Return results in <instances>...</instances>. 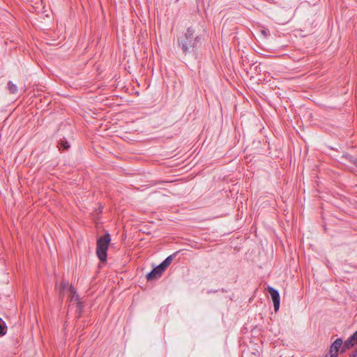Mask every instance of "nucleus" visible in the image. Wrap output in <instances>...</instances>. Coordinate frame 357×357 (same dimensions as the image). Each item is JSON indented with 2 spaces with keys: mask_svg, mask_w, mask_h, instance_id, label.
<instances>
[{
  "mask_svg": "<svg viewBox=\"0 0 357 357\" xmlns=\"http://www.w3.org/2000/svg\"><path fill=\"white\" fill-rule=\"evenodd\" d=\"M200 40L201 36L196 34L192 27H189L186 32L178 38V45L183 53L186 55L195 52L197 50Z\"/></svg>",
  "mask_w": 357,
  "mask_h": 357,
  "instance_id": "obj_1",
  "label": "nucleus"
},
{
  "mask_svg": "<svg viewBox=\"0 0 357 357\" xmlns=\"http://www.w3.org/2000/svg\"><path fill=\"white\" fill-rule=\"evenodd\" d=\"M111 238L109 233L105 234L97 241L96 254L100 261H107V252Z\"/></svg>",
  "mask_w": 357,
  "mask_h": 357,
  "instance_id": "obj_2",
  "label": "nucleus"
},
{
  "mask_svg": "<svg viewBox=\"0 0 357 357\" xmlns=\"http://www.w3.org/2000/svg\"><path fill=\"white\" fill-rule=\"evenodd\" d=\"M268 292L273 301L274 310L277 312L280 308V296L278 290L272 287H268Z\"/></svg>",
  "mask_w": 357,
  "mask_h": 357,
  "instance_id": "obj_3",
  "label": "nucleus"
},
{
  "mask_svg": "<svg viewBox=\"0 0 357 357\" xmlns=\"http://www.w3.org/2000/svg\"><path fill=\"white\" fill-rule=\"evenodd\" d=\"M342 345V339L337 338L336 339L331 345L330 347V357H337L338 351H340L341 347Z\"/></svg>",
  "mask_w": 357,
  "mask_h": 357,
  "instance_id": "obj_4",
  "label": "nucleus"
},
{
  "mask_svg": "<svg viewBox=\"0 0 357 357\" xmlns=\"http://www.w3.org/2000/svg\"><path fill=\"white\" fill-rule=\"evenodd\" d=\"M164 271L165 270L163 268H161L160 266L158 265L146 275L147 280L152 281L153 280L159 278Z\"/></svg>",
  "mask_w": 357,
  "mask_h": 357,
  "instance_id": "obj_5",
  "label": "nucleus"
},
{
  "mask_svg": "<svg viewBox=\"0 0 357 357\" xmlns=\"http://www.w3.org/2000/svg\"><path fill=\"white\" fill-rule=\"evenodd\" d=\"M344 347L352 348L357 344V331L351 335L344 342Z\"/></svg>",
  "mask_w": 357,
  "mask_h": 357,
  "instance_id": "obj_6",
  "label": "nucleus"
},
{
  "mask_svg": "<svg viewBox=\"0 0 357 357\" xmlns=\"http://www.w3.org/2000/svg\"><path fill=\"white\" fill-rule=\"evenodd\" d=\"M69 291L70 293V301H77L78 303V307H81V303L79 301V295L77 294V291L74 287L71 285L69 287Z\"/></svg>",
  "mask_w": 357,
  "mask_h": 357,
  "instance_id": "obj_7",
  "label": "nucleus"
},
{
  "mask_svg": "<svg viewBox=\"0 0 357 357\" xmlns=\"http://www.w3.org/2000/svg\"><path fill=\"white\" fill-rule=\"evenodd\" d=\"M176 254L177 252H174V254L167 257L161 264H159L160 268L165 270L170 265Z\"/></svg>",
  "mask_w": 357,
  "mask_h": 357,
  "instance_id": "obj_8",
  "label": "nucleus"
},
{
  "mask_svg": "<svg viewBox=\"0 0 357 357\" xmlns=\"http://www.w3.org/2000/svg\"><path fill=\"white\" fill-rule=\"evenodd\" d=\"M8 89L10 91V93H13V94L16 93L18 91V88L16 86V84L13 83V82H11V81H9L8 82Z\"/></svg>",
  "mask_w": 357,
  "mask_h": 357,
  "instance_id": "obj_9",
  "label": "nucleus"
},
{
  "mask_svg": "<svg viewBox=\"0 0 357 357\" xmlns=\"http://www.w3.org/2000/svg\"><path fill=\"white\" fill-rule=\"evenodd\" d=\"M7 331V326L3 320L0 318V337L3 336Z\"/></svg>",
  "mask_w": 357,
  "mask_h": 357,
  "instance_id": "obj_10",
  "label": "nucleus"
},
{
  "mask_svg": "<svg viewBox=\"0 0 357 357\" xmlns=\"http://www.w3.org/2000/svg\"><path fill=\"white\" fill-rule=\"evenodd\" d=\"M59 149L60 150H67L70 147V144L66 140H61L59 143Z\"/></svg>",
  "mask_w": 357,
  "mask_h": 357,
  "instance_id": "obj_11",
  "label": "nucleus"
},
{
  "mask_svg": "<svg viewBox=\"0 0 357 357\" xmlns=\"http://www.w3.org/2000/svg\"><path fill=\"white\" fill-rule=\"evenodd\" d=\"M68 288L69 289V287H68V282H66V281H62L61 284V287H60V291L61 292L63 291L66 289Z\"/></svg>",
  "mask_w": 357,
  "mask_h": 357,
  "instance_id": "obj_12",
  "label": "nucleus"
},
{
  "mask_svg": "<svg viewBox=\"0 0 357 357\" xmlns=\"http://www.w3.org/2000/svg\"><path fill=\"white\" fill-rule=\"evenodd\" d=\"M349 160L356 166H357V160L352 156H349Z\"/></svg>",
  "mask_w": 357,
  "mask_h": 357,
  "instance_id": "obj_13",
  "label": "nucleus"
},
{
  "mask_svg": "<svg viewBox=\"0 0 357 357\" xmlns=\"http://www.w3.org/2000/svg\"><path fill=\"white\" fill-rule=\"evenodd\" d=\"M349 349H350L344 347V344L342 342V347H341V348L340 349V352L341 353H344L346 351H347Z\"/></svg>",
  "mask_w": 357,
  "mask_h": 357,
  "instance_id": "obj_14",
  "label": "nucleus"
},
{
  "mask_svg": "<svg viewBox=\"0 0 357 357\" xmlns=\"http://www.w3.org/2000/svg\"><path fill=\"white\" fill-rule=\"evenodd\" d=\"M349 357H357V347L349 356Z\"/></svg>",
  "mask_w": 357,
  "mask_h": 357,
  "instance_id": "obj_15",
  "label": "nucleus"
}]
</instances>
